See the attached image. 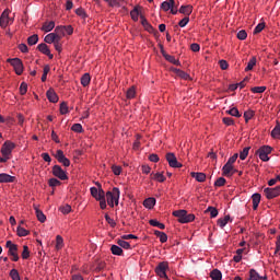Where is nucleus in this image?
Segmentation results:
<instances>
[{
	"instance_id": "obj_1",
	"label": "nucleus",
	"mask_w": 280,
	"mask_h": 280,
	"mask_svg": "<svg viewBox=\"0 0 280 280\" xmlns=\"http://www.w3.org/2000/svg\"><path fill=\"white\" fill-rule=\"evenodd\" d=\"M173 215L177 218L180 224H189V222L196 220V215L194 213H187V210H175L173 211Z\"/></svg>"
},
{
	"instance_id": "obj_2",
	"label": "nucleus",
	"mask_w": 280,
	"mask_h": 280,
	"mask_svg": "<svg viewBox=\"0 0 280 280\" xmlns=\"http://www.w3.org/2000/svg\"><path fill=\"white\" fill-rule=\"evenodd\" d=\"M119 196H120V191L119 188L114 187L112 191H107L106 192V200H107V205H109L110 207H115V205H119Z\"/></svg>"
},
{
	"instance_id": "obj_3",
	"label": "nucleus",
	"mask_w": 280,
	"mask_h": 280,
	"mask_svg": "<svg viewBox=\"0 0 280 280\" xmlns=\"http://www.w3.org/2000/svg\"><path fill=\"white\" fill-rule=\"evenodd\" d=\"M272 152V147L270 145H262L257 151L256 154H258L260 161H264V163L270 161V158L268 154Z\"/></svg>"
},
{
	"instance_id": "obj_4",
	"label": "nucleus",
	"mask_w": 280,
	"mask_h": 280,
	"mask_svg": "<svg viewBox=\"0 0 280 280\" xmlns=\"http://www.w3.org/2000/svg\"><path fill=\"white\" fill-rule=\"evenodd\" d=\"M11 23H14V19H10V9H5L0 15V27L5 30Z\"/></svg>"
},
{
	"instance_id": "obj_5",
	"label": "nucleus",
	"mask_w": 280,
	"mask_h": 280,
	"mask_svg": "<svg viewBox=\"0 0 280 280\" xmlns=\"http://www.w3.org/2000/svg\"><path fill=\"white\" fill-rule=\"evenodd\" d=\"M167 270H170V264L167 261L160 262L155 268L156 276L161 277V279H168Z\"/></svg>"
},
{
	"instance_id": "obj_6",
	"label": "nucleus",
	"mask_w": 280,
	"mask_h": 280,
	"mask_svg": "<svg viewBox=\"0 0 280 280\" xmlns=\"http://www.w3.org/2000/svg\"><path fill=\"white\" fill-rule=\"evenodd\" d=\"M7 62H10L11 66L13 67L16 75H22L23 74V61L20 58H13V59H8Z\"/></svg>"
},
{
	"instance_id": "obj_7",
	"label": "nucleus",
	"mask_w": 280,
	"mask_h": 280,
	"mask_svg": "<svg viewBox=\"0 0 280 280\" xmlns=\"http://www.w3.org/2000/svg\"><path fill=\"white\" fill-rule=\"evenodd\" d=\"M16 148V144L11 142L10 140H7L1 148V154L2 156H10L12 154V151Z\"/></svg>"
},
{
	"instance_id": "obj_8",
	"label": "nucleus",
	"mask_w": 280,
	"mask_h": 280,
	"mask_svg": "<svg viewBox=\"0 0 280 280\" xmlns=\"http://www.w3.org/2000/svg\"><path fill=\"white\" fill-rule=\"evenodd\" d=\"M52 174L56 178H59V180H69V176H67V173L60 165L52 166Z\"/></svg>"
},
{
	"instance_id": "obj_9",
	"label": "nucleus",
	"mask_w": 280,
	"mask_h": 280,
	"mask_svg": "<svg viewBox=\"0 0 280 280\" xmlns=\"http://www.w3.org/2000/svg\"><path fill=\"white\" fill-rule=\"evenodd\" d=\"M55 159H57L58 163H61L63 167H69V165H71V161L65 156V152L62 150H57Z\"/></svg>"
},
{
	"instance_id": "obj_10",
	"label": "nucleus",
	"mask_w": 280,
	"mask_h": 280,
	"mask_svg": "<svg viewBox=\"0 0 280 280\" xmlns=\"http://www.w3.org/2000/svg\"><path fill=\"white\" fill-rule=\"evenodd\" d=\"M264 194L268 200H272V198L280 196V186L275 188H265Z\"/></svg>"
},
{
	"instance_id": "obj_11",
	"label": "nucleus",
	"mask_w": 280,
	"mask_h": 280,
	"mask_svg": "<svg viewBox=\"0 0 280 280\" xmlns=\"http://www.w3.org/2000/svg\"><path fill=\"white\" fill-rule=\"evenodd\" d=\"M166 161L170 165V167H183V164L178 162L176 159V155L174 153H166Z\"/></svg>"
},
{
	"instance_id": "obj_12",
	"label": "nucleus",
	"mask_w": 280,
	"mask_h": 280,
	"mask_svg": "<svg viewBox=\"0 0 280 280\" xmlns=\"http://www.w3.org/2000/svg\"><path fill=\"white\" fill-rule=\"evenodd\" d=\"M37 49L40 51V54H44V56H48L49 60H54V55H51V50H49V46H47V44H39Z\"/></svg>"
},
{
	"instance_id": "obj_13",
	"label": "nucleus",
	"mask_w": 280,
	"mask_h": 280,
	"mask_svg": "<svg viewBox=\"0 0 280 280\" xmlns=\"http://www.w3.org/2000/svg\"><path fill=\"white\" fill-rule=\"evenodd\" d=\"M91 196L95 198V200H101V198H104L106 196V192H104V189H97L96 187L90 188Z\"/></svg>"
},
{
	"instance_id": "obj_14",
	"label": "nucleus",
	"mask_w": 280,
	"mask_h": 280,
	"mask_svg": "<svg viewBox=\"0 0 280 280\" xmlns=\"http://www.w3.org/2000/svg\"><path fill=\"white\" fill-rule=\"evenodd\" d=\"M46 97L49 102H51L52 104L58 103V94H56V91H54V89H49L46 92Z\"/></svg>"
},
{
	"instance_id": "obj_15",
	"label": "nucleus",
	"mask_w": 280,
	"mask_h": 280,
	"mask_svg": "<svg viewBox=\"0 0 280 280\" xmlns=\"http://www.w3.org/2000/svg\"><path fill=\"white\" fill-rule=\"evenodd\" d=\"M8 255L12 257V261H19V247L16 245H12V247L9 248Z\"/></svg>"
},
{
	"instance_id": "obj_16",
	"label": "nucleus",
	"mask_w": 280,
	"mask_h": 280,
	"mask_svg": "<svg viewBox=\"0 0 280 280\" xmlns=\"http://www.w3.org/2000/svg\"><path fill=\"white\" fill-rule=\"evenodd\" d=\"M16 180L15 176H12L8 173L0 174V183H14Z\"/></svg>"
},
{
	"instance_id": "obj_17",
	"label": "nucleus",
	"mask_w": 280,
	"mask_h": 280,
	"mask_svg": "<svg viewBox=\"0 0 280 280\" xmlns=\"http://www.w3.org/2000/svg\"><path fill=\"white\" fill-rule=\"evenodd\" d=\"M178 12L185 16H189L194 12V7L191 4L182 5Z\"/></svg>"
},
{
	"instance_id": "obj_18",
	"label": "nucleus",
	"mask_w": 280,
	"mask_h": 280,
	"mask_svg": "<svg viewBox=\"0 0 280 280\" xmlns=\"http://www.w3.org/2000/svg\"><path fill=\"white\" fill-rule=\"evenodd\" d=\"M222 175L231 178V176H233V165L225 163V165L222 167Z\"/></svg>"
},
{
	"instance_id": "obj_19",
	"label": "nucleus",
	"mask_w": 280,
	"mask_h": 280,
	"mask_svg": "<svg viewBox=\"0 0 280 280\" xmlns=\"http://www.w3.org/2000/svg\"><path fill=\"white\" fill-rule=\"evenodd\" d=\"M175 4L176 2L174 0H166L161 3V10H163L164 12H170V10H172L173 5Z\"/></svg>"
},
{
	"instance_id": "obj_20",
	"label": "nucleus",
	"mask_w": 280,
	"mask_h": 280,
	"mask_svg": "<svg viewBox=\"0 0 280 280\" xmlns=\"http://www.w3.org/2000/svg\"><path fill=\"white\" fill-rule=\"evenodd\" d=\"M253 200V209L254 211H257L259 203L261 202V195L259 192H256L252 196Z\"/></svg>"
},
{
	"instance_id": "obj_21",
	"label": "nucleus",
	"mask_w": 280,
	"mask_h": 280,
	"mask_svg": "<svg viewBox=\"0 0 280 280\" xmlns=\"http://www.w3.org/2000/svg\"><path fill=\"white\" fill-rule=\"evenodd\" d=\"M154 205H156V199L154 197H149L143 201V207H145V209H154Z\"/></svg>"
},
{
	"instance_id": "obj_22",
	"label": "nucleus",
	"mask_w": 280,
	"mask_h": 280,
	"mask_svg": "<svg viewBox=\"0 0 280 280\" xmlns=\"http://www.w3.org/2000/svg\"><path fill=\"white\" fill-rule=\"evenodd\" d=\"M190 176L195 178L198 183H205L207 180V175L205 173H190Z\"/></svg>"
},
{
	"instance_id": "obj_23",
	"label": "nucleus",
	"mask_w": 280,
	"mask_h": 280,
	"mask_svg": "<svg viewBox=\"0 0 280 280\" xmlns=\"http://www.w3.org/2000/svg\"><path fill=\"white\" fill-rule=\"evenodd\" d=\"M44 40L48 45H51V43L55 44L58 40V37L56 36V33H49L48 35L45 36Z\"/></svg>"
},
{
	"instance_id": "obj_24",
	"label": "nucleus",
	"mask_w": 280,
	"mask_h": 280,
	"mask_svg": "<svg viewBox=\"0 0 280 280\" xmlns=\"http://www.w3.org/2000/svg\"><path fill=\"white\" fill-rule=\"evenodd\" d=\"M54 27H56V22L55 21H50V22H46L44 23V25L42 26L43 32H51V30H54Z\"/></svg>"
},
{
	"instance_id": "obj_25",
	"label": "nucleus",
	"mask_w": 280,
	"mask_h": 280,
	"mask_svg": "<svg viewBox=\"0 0 280 280\" xmlns=\"http://www.w3.org/2000/svg\"><path fill=\"white\" fill-rule=\"evenodd\" d=\"M210 278L212 280H222V271H220V269H213L210 272Z\"/></svg>"
},
{
	"instance_id": "obj_26",
	"label": "nucleus",
	"mask_w": 280,
	"mask_h": 280,
	"mask_svg": "<svg viewBox=\"0 0 280 280\" xmlns=\"http://www.w3.org/2000/svg\"><path fill=\"white\" fill-rule=\"evenodd\" d=\"M65 26H57L55 28V35L58 38V40H62V36H65Z\"/></svg>"
},
{
	"instance_id": "obj_27",
	"label": "nucleus",
	"mask_w": 280,
	"mask_h": 280,
	"mask_svg": "<svg viewBox=\"0 0 280 280\" xmlns=\"http://www.w3.org/2000/svg\"><path fill=\"white\" fill-rule=\"evenodd\" d=\"M231 220V215H225L224 218H220L218 219V225L221 228V229H224V226L226 224H229V221Z\"/></svg>"
},
{
	"instance_id": "obj_28",
	"label": "nucleus",
	"mask_w": 280,
	"mask_h": 280,
	"mask_svg": "<svg viewBox=\"0 0 280 280\" xmlns=\"http://www.w3.org/2000/svg\"><path fill=\"white\" fill-rule=\"evenodd\" d=\"M81 84H82V86H89V84H91V74L84 73L81 77Z\"/></svg>"
},
{
	"instance_id": "obj_29",
	"label": "nucleus",
	"mask_w": 280,
	"mask_h": 280,
	"mask_svg": "<svg viewBox=\"0 0 280 280\" xmlns=\"http://www.w3.org/2000/svg\"><path fill=\"white\" fill-rule=\"evenodd\" d=\"M110 252H112V255H117V256L124 255V249H121V247L117 245H112Z\"/></svg>"
},
{
	"instance_id": "obj_30",
	"label": "nucleus",
	"mask_w": 280,
	"mask_h": 280,
	"mask_svg": "<svg viewBox=\"0 0 280 280\" xmlns=\"http://www.w3.org/2000/svg\"><path fill=\"white\" fill-rule=\"evenodd\" d=\"M136 95H137V90L135 86H131L127 90V93H126L127 100H135Z\"/></svg>"
},
{
	"instance_id": "obj_31",
	"label": "nucleus",
	"mask_w": 280,
	"mask_h": 280,
	"mask_svg": "<svg viewBox=\"0 0 280 280\" xmlns=\"http://www.w3.org/2000/svg\"><path fill=\"white\" fill-rule=\"evenodd\" d=\"M149 224H150L151 226H156L158 229H161V231H164V229H165V224L159 222L156 219H151V220L149 221Z\"/></svg>"
},
{
	"instance_id": "obj_32",
	"label": "nucleus",
	"mask_w": 280,
	"mask_h": 280,
	"mask_svg": "<svg viewBox=\"0 0 280 280\" xmlns=\"http://www.w3.org/2000/svg\"><path fill=\"white\" fill-rule=\"evenodd\" d=\"M140 8L141 7H135L133 10L130 12L132 21H139Z\"/></svg>"
},
{
	"instance_id": "obj_33",
	"label": "nucleus",
	"mask_w": 280,
	"mask_h": 280,
	"mask_svg": "<svg viewBox=\"0 0 280 280\" xmlns=\"http://www.w3.org/2000/svg\"><path fill=\"white\" fill-rule=\"evenodd\" d=\"M165 56V60H167V62H171L172 65H176V67H178L180 65V61L178 59H176V57L172 56V55H164Z\"/></svg>"
},
{
	"instance_id": "obj_34",
	"label": "nucleus",
	"mask_w": 280,
	"mask_h": 280,
	"mask_svg": "<svg viewBox=\"0 0 280 280\" xmlns=\"http://www.w3.org/2000/svg\"><path fill=\"white\" fill-rule=\"evenodd\" d=\"M271 137L273 139H280V124L277 122L276 127L271 131Z\"/></svg>"
},
{
	"instance_id": "obj_35",
	"label": "nucleus",
	"mask_w": 280,
	"mask_h": 280,
	"mask_svg": "<svg viewBox=\"0 0 280 280\" xmlns=\"http://www.w3.org/2000/svg\"><path fill=\"white\" fill-rule=\"evenodd\" d=\"M35 213L39 222L43 223L47 220V217L45 215V213H43L38 208H35Z\"/></svg>"
},
{
	"instance_id": "obj_36",
	"label": "nucleus",
	"mask_w": 280,
	"mask_h": 280,
	"mask_svg": "<svg viewBox=\"0 0 280 280\" xmlns=\"http://www.w3.org/2000/svg\"><path fill=\"white\" fill-rule=\"evenodd\" d=\"M117 244L118 246H120V248H125V250H130V243L126 242V240H117Z\"/></svg>"
},
{
	"instance_id": "obj_37",
	"label": "nucleus",
	"mask_w": 280,
	"mask_h": 280,
	"mask_svg": "<svg viewBox=\"0 0 280 280\" xmlns=\"http://www.w3.org/2000/svg\"><path fill=\"white\" fill-rule=\"evenodd\" d=\"M16 231H18L19 237H27V235H30V231L25 230L21 225L18 226Z\"/></svg>"
},
{
	"instance_id": "obj_38",
	"label": "nucleus",
	"mask_w": 280,
	"mask_h": 280,
	"mask_svg": "<svg viewBox=\"0 0 280 280\" xmlns=\"http://www.w3.org/2000/svg\"><path fill=\"white\" fill-rule=\"evenodd\" d=\"M205 213H210L211 218H218V209L214 207H208Z\"/></svg>"
},
{
	"instance_id": "obj_39",
	"label": "nucleus",
	"mask_w": 280,
	"mask_h": 280,
	"mask_svg": "<svg viewBox=\"0 0 280 280\" xmlns=\"http://www.w3.org/2000/svg\"><path fill=\"white\" fill-rule=\"evenodd\" d=\"M253 117H255V110L249 109L244 113V119L246 124H248Z\"/></svg>"
},
{
	"instance_id": "obj_40",
	"label": "nucleus",
	"mask_w": 280,
	"mask_h": 280,
	"mask_svg": "<svg viewBox=\"0 0 280 280\" xmlns=\"http://www.w3.org/2000/svg\"><path fill=\"white\" fill-rule=\"evenodd\" d=\"M226 113L232 117H242V114L240 113V109H237V107H232L230 110H226Z\"/></svg>"
},
{
	"instance_id": "obj_41",
	"label": "nucleus",
	"mask_w": 280,
	"mask_h": 280,
	"mask_svg": "<svg viewBox=\"0 0 280 280\" xmlns=\"http://www.w3.org/2000/svg\"><path fill=\"white\" fill-rule=\"evenodd\" d=\"M255 65H257V58L253 57L248 63L247 67L245 68V71H253V68L255 67Z\"/></svg>"
},
{
	"instance_id": "obj_42",
	"label": "nucleus",
	"mask_w": 280,
	"mask_h": 280,
	"mask_svg": "<svg viewBox=\"0 0 280 280\" xmlns=\"http://www.w3.org/2000/svg\"><path fill=\"white\" fill-rule=\"evenodd\" d=\"M259 272L255 269L249 270V278L247 280H259Z\"/></svg>"
},
{
	"instance_id": "obj_43",
	"label": "nucleus",
	"mask_w": 280,
	"mask_h": 280,
	"mask_svg": "<svg viewBox=\"0 0 280 280\" xmlns=\"http://www.w3.org/2000/svg\"><path fill=\"white\" fill-rule=\"evenodd\" d=\"M9 276L11 277L12 280H21V275L16 269H11Z\"/></svg>"
},
{
	"instance_id": "obj_44",
	"label": "nucleus",
	"mask_w": 280,
	"mask_h": 280,
	"mask_svg": "<svg viewBox=\"0 0 280 280\" xmlns=\"http://www.w3.org/2000/svg\"><path fill=\"white\" fill-rule=\"evenodd\" d=\"M152 178L153 180H158V183H165V176L163 173H155Z\"/></svg>"
},
{
	"instance_id": "obj_45",
	"label": "nucleus",
	"mask_w": 280,
	"mask_h": 280,
	"mask_svg": "<svg viewBox=\"0 0 280 280\" xmlns=\"http://www.w3.org/2000/svg\"><path fill=\"white\" fill-rule=\"evenodd\" d=\"M248 152H250V147H246L243 149V151L240 153L241 161H246V156H248Z\"/></svg>"
},
{
	"instance_id": "obj_46",
	"label": "nucleus",
	"mask_w": 280,
	"mask_h": 280,
	"mask_svg": "<svg viewBox=\"0 0 280 280\" xmlns=\"http://www.w3.org/2000/svg\"><path fill=\"white\" fill-rule=\"evenodd\" d=\"M36 43H38V35L37 34H34L32 36H30L27 38V44L33 46V45H36Z\"/></svg>"
},
{
	"instance_id": "obj_47",
	"label": "nucleus",
	"mask_w": 280,
	"mask_h": 280,
	"mask_svg": "<svg viewBox=\"0 0 280 280\" xmlns=\"http://www.w3.org/2000/svg\"><path fill=\"white\" fill-rule=\"evenodd\" d=\"M63 242H65V240H62V236H60V235L56 236V248H57V250H60V248H62Z\"/></svg>"
},
{
	"instance_id": "obj_48",
	"label": "nucleus",
	"mask_w": 280,
	"mask_h": 280,
	"mask_svg": "<svg viewBox=\"0 0 280 280\" xmlns=\"http://www.w3.org/2000/svg\"><path fill=\"white\" fill-rule=\"evenodd\" d=\"M266 27V23L261 22L254 28V34H260V32H264Z\"/></svg>"
},
{
	"instance_id": "obj_49",
	"label": "nucleus",
	"mask_w": 280,
	"mask_h": 280,
	"mask_svg": "<svg viewBox=\"0 0 280 280\" xmlns=\"http://www.w3.org/2000/svg\"><path fill=\"white\" fill-rule=\"evenodd\" d=\"M224 185H226V179L224 177H219L215 182H214V186L215 187H224Z\"/></svg>"
},
{
	"instance_id": "obj_50",
	"label": "nucleus",
	"mask_w": 280,
	"mask_h": 280,
	"mask_svg": "<svg viewBox=\"0 0 280 280\" xmlns=\"http://www.w3.org/2000/svg\"><path fill=\"white\" fill-rule=\"evenodd\" d=\"M22 259H30V247L27 245L23 246Z\"/></svg>"
},
{
	"instance_id": "obj_51",
	"label": "nucleus",
	"mask_w": 280,
	"mask_h": 280,
	"mask_svg": "<svg viewBox=\"0 0 280 280\" xmlns=\"http://www.w3.org/2000/svg\"><path fill=\"white\" fill-rule=\"evenodd\" d=\"M48 185L49 187H59V185H62V183L57 178H50Z\"/></svg>"
},
{
	"instance_id": "obj_52",
	"label": "nucleus",
	"mask_w": 280,
	"mask_h": 280,
	"mask_svg": "<svg viewBox=\"0 0 280 280\" xmlns=\"http://www.w3.org/2000/svg\"><path fill=\"white\" fill-rule=\"evenodd\" d=\"M176 73L178 78H182V80H189V74L183 70H176Z\"/></svg>"
},
{
	"instance_id": "obj_53",
	"label": "nucleus",
	"mask_w": 280,
	"mask_h": 280,
	"mask_svg": "<svg viewBox=\"0 0 280 280\" xmlns=\"http://www.w3.org/2000/svg\"><path fill=\"white\" fill-rule=\"evenodd\" d=\"M238 40H246L248 38V33L246 31L242 30L237 33Z\"/></svg>"
},
{
	"instance_id": "obj_54",
	"label": "nucleus",
	"mask_w": 280,
	"mask_h": 280,
	"mask_svg": "<svg viewBox=\"0 0 280 280\" xmlns=\"http://www.w3.org/2000/svg\"><path fill=\"white\" fill-rule=\"evenodd\" d=\"M75 14H77L78 16H81V19H86V16H89V15L86 14V11H84V9H82V8L77 9V10H75Z\"/></svg>"
},
{
	"instance_id": "obj_55",
	"label": "nucleus",
	"mask_w": 280,
	"mask_h": 280,
	"mask_svg": "<svg viewBox=\"0 0 280 280\" xmlns=\"http://www.w3.org/2000/svg\"><path fill=\"white\" fill-rule=\"evenodd\" d=\"M59 211H61V213L67 215L68 213H71V206L69 205L62 206L59 208Z\"/></svg>"
},
{
	"instance_id": "obj_56",
	"label": "nucleus",
	"mask_w": 280,
	"mask_h": 280,
	"mask_svg": "<svg viewBox=\"0 0 280 280\" xmlns=\"http://www.w3.org/2000/svg\"><path fill=\"white\" fill-rule=\"evenodd\" d=\"M105 220L113 229L117 226V222H115V220H113L110 215L105 214Z\"/></svg>"
},
{
	"instance_id": "obj_57",
	"label": "nucleus",
	"mask_w": 280,
	"mask_h": 280,
	"mask_svg": "<svg viewBox=\"0 0 280 280\" xmlns=\"http://www.w3.org/2000/svg\"><path fill=\"white\" fill-rule=\"evenodd\" d=\"M49 71H50L49 66H45L44 67V72H43V75H42V82H46L47 81V74L49 73Z\"/></svg>"
},
{
	"instance_id": "obj_58",
	"label": "nucleus",
	"mask_w": 280,
	"mask_h": 280,
	"mask_svg": "<svg viewBox=\"0 0 280 280\" xmlns=\"http://www.w3.org/2000/svg\"><path fill=\"white\" fill-rule=\"evenodd\" d=\"M60 113L61 115H67V113H69V107L67 106V103H61L60 104Z\"/></svg>"
},
{
	"instance_id": "obj_59",
	"label": "nucleus",
	"mask_w": 280,
	"mask_h": 280,
	"mask_svg": "<svg viewBox=\"0 0 280 280\" xmlns=\"http://www.w3.org/2000/svg\"><path fill=\"white\" fill-rule=\"evenodd\" d=\"M25 93H27V83L22 82L20 85V94L25 95Z\"/></svg>"
},
{
	"instance_id": "obj_60",
	"label": "nucleus",
	"mask_w": 280,
	"mask_h": 280,
	"mask_svg": "<svg viewBox=\"0 0 280 280\" xmlns=\"http://www.w3.org/2000/svg\"><path fill=\"white\" fill-rule=\"evenodd\" d=\"M265 91H266V86L252 88V93H264Z\"/></svg>"
},
{
	"instance_id": "obj_61",
	"label": "nucleus",
	"mask_w": 280,
	"mask_h": 280,
	"mask_svg": "<svg viewBox=\"0 0 280 280\" xmlns=\"http://www.w3.org/2000/svg\"><path fill=\"white\" fill-rule=\"evenodd\" d=\"M223 124H225V126H233L235 124V120H233V118L231 117H224Z\"/></svg>"
},
{
	"instance_id": "obj_62",
	"label": "nucleus",
	"mask_w": 280,
	"mask_h": 280,
	"mask_svg": "<svg viewBox=\"0 0 280 280\" xmlns=\"http://www.w3.org/2000/svg\"><path fill=\"white\" fill-rule=\"evenodd\" d=\"M112 172L115 174V176H119V174H121V166L113 165Z\"/></svg>"
},
{
	"instance_id": "obj_63",
	"label": "nucleus",
	"mask_w": 280,
	"mask_h": 280,
	"mask_svg": "<svg viewBox=\"0 0 280 280\" xmlns=\"http://www.w3.org/2000/svg\"><path fill=\"white\" fill-rule=\"evenodd\" d=\"M71 130L73 131V132H82V125H80V124H74V125H72V127H71Z\"/></svg>"
},
{
	"instance_id": "obj_64",
	"label": "nucleus",
	"mask_w": 280,
	"mask_h": 280,
	"mask_svg": "<svg viewBox=\"0 0 280 280\" xmlns=\"http://www.w3.org/2000/svg\"><path fill=\"white\" fill-rule=\"evenodd\" d=\"M189 23V16H185L178 23L179 27H186V25Z\"/></svg>"
}]
</instances>
